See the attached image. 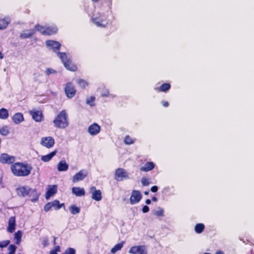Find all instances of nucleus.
Segmentation results:
<instances>
[{
	"label": "nucleus",
	"instance_id": "aec40b11",
	"mask_svg": "<svg viewBox=\"0 0 254 254\" xmlns=\"http://www.w3.org/2000/svg\"><path fill=\"white\" fill-rule=\"evenodd\" d=\"M12 119L15 124H19L24 121V117L22 113H16L13 116Z\"/></svg>",
	"mask_w": 254,
	"mask_h": 254
},
{
	"label": "nucleus",
	"instance_id": "0eeeda50",
	"mask_svg": "<svg viewBox=\"0 0 254 254\" xmlns=\"http://www.w3.org/2000/svg\"><path fill=\"white\" fill-rule=\"evenodd\" d=\"M55 143L54 139L51 136L43 137L41 140V144L47 148L53 147Z\"/></svg>",
	"mask_w": 254,
	"mask_h": 254
},
{
	"label": "nucleus",
	"instance_id": "39448f33",
	"mask_svg": "<svg viewBox=\"0 0 254 254\" xmlns=\"http://www.w3.org/2000/svg\"><path fill=\"white\" fill-rule=\"evenodd\" d=\"M64 92L66 96L69 98L73 97L76 94L75 87L71 82H67L65 84Z\"/></svg>",
	"mask_w": 254,
	"mask_h": 254
},
{
	"label": "nucleus",
	"instance_id": "9b49d317",
	"mask_svg": "<svg viewBox=\"0 0 254 254\" xmlns=\"http://www.w3.org/2000/svg\"><path fill=\"white\" fill-rule=\"evenodd\" d=\"M87 176V172L81 170L75 174L72 177V182L75 183L83 180Z\"/></svg>",
	"mask_w": 254,
	"mask_h": 254
},
{
	"label": "nucleus",
	"instance_id": "dca6fc26",
	"mask_svg": "<svg viewBox=\"0 0 254 254\" xmlns=\"http://www.w3.org/2000/svg\"><path fill=\"white\" fill-rule=\"evenodd\" d=\"M16 221L15 217L11 216L8 220V226L7 228V231L10 233H13L15 229Z\"/></svg>",
	"mask_w": 254,
	"mask_h": 254
},
{
	"label": "nucleus",
	"instance_id": "473e14b6",
	"mask_svg": "<svg viewBox=\"0 0 254 254\" xmlns=\"http://www.w3.org/2000/svg\"><path fill=\"white\" fill-rule=\"evenodd\" d=\"M69 209L70 213L73 215L78 214L80 211V207L76 206L75 204H72L69 207Z\"/></svg>",
	"mask_w": 254,
	"mask_h": 254
},
{
	"label": "nucleus",
	"instance_id": "e2e57ef3",
	"mask_svg": "<svg viewBox=\"0 0 254 254\" xmlns=\"http://www.w3.org/2000/svg\"><path fill=\"white\" fill-rule=\"evenodd\" d=\"M203 254H210V253H204Z\"/></svg>",
	"mask_w": 254,
	"mask_h": 254
},
{
	"label": "nucleus",
	"instance_id": "a19ab883",
	"mask_svg": "<svg viewBox=\"0 0 254 254\" xmlns=\"http://www.w3.org/2000/svg\"><path fill=\"white\" fill-rule=\"evenodd\" d=\"M10 240H5L3 241H0V248L1 249L6 247L10 244Z\"/></svg>",
	"mask_w": 254,
	"mask_h": 254
},
{
	"label": "nucleus",
	"instance_id": "864d4df0",
	"mask_svg": "<svg viewBox=\"0 0 254 254\" xmlns=\"http://www.w3.org/2000/svg\"><path fill=\"white\" fill-rule=\"evenodd\" d=\"M162 104L163 106L165 107H167L169 105V102L167 101H163L162 102Z\"/></svg>",
	"mask_w": 254,
	"mask_h": 254
},
{
	"label": "nucleus",
	"instance_id": "4d7b16f0",
	"mask_svg": "<svg viewBox=\"0 0 254 254\" xmlns=\"http://www.w3.org/2000/svg\"><path fill=\"white\" fill-rule=\"evenodd\" d=\"M215 254H224V253L221 251H218L216 252Z\"/></svg>",
	"mask_w": 254,
	"mask_h": 254
},
{
	"label": "nucleus",
	"instance_id": "f704fd0d",
	"mask_svg": "<svg viewBox=\"0 0 254 254\" xmlns=\"http://www.w3.org/2000/svg\"><path fill=\"white\" fill-rule=\"evenodd\" d=\"M57 53L59 57L61 60L63 64H64L65 63H66V62L69 61V59H67V55H66V53H61V52H60V51Z\"/></svg>",
	"mask_w": 254,
	"mask_h": 254
},
{
	"label": "nucleus",
	"instance_id": "6e6d98bb",
	"mask_svg": "<svg viewBox=\"0 0 254 254\" xmlns=\"http://www.w3.org/2000/svg\"><path fill=\"white\" fill-rule=\"evenodd\" d=\"M56 237H54L53 238V244L54 245H55L56 244Z\"/></svg>",
	"mask_w": 254,
	"mask_h": 254
},
{
	"label": "nucleus",
	"instance_id": "c03bdc74",
	"mask_svg": "<svg viewBox=\"0 0 254 254\" xmlns=\"http://www.w3.org/2000/svg\"><path fill=\"white\" fill-rule=\"evenodd\" d=\"M95 100V98L92 96H90L89 99H87L86 100V103L87 104L90 105V106H92L94 105V103Z\"/></svg>",
	"mask_w": 254,
	"mask_h": 254
},
{
	"label": "nucleus",
	"instance_id": "72a5a7b5",
	"mask_svg": "<svg viewBox=\"0 0 254 254\" xmlns=\"http://www.w3.org/2000/svg\"><path fill=\"white\" fill-rule=\"evenodd\" d=\"M22 232L18 230L14 234V240H15V244L17 245H19L21 241Z\"/></svg>",
	"mask_w": 254,
	"mask_h": 254
},
{
	"label": "nucleus",
	"instance_id": "5701e85b",
	"mask_svg": "<svg viewBox=\"0 0 254 254\" xmlns=\"http://www.w3.org/2000/svg\"><path fill=\"white\" fill-rule=\"evenodd\" d=\"M64 67L68 70L75 71L77 70V66L76 64L72 63L71 60L69 59L68 61L66 62L64 64Z\"/></svg>",
	"mask_w": 254,
	"mask_h": 254
},
{
	"label": "nucleus",
	"instance_id": "c9c22d12",
	"mask_svg": "<svg viewBox=\"0 0 254 254\" xmlns=\"http://www.w3.org/2000/svg\"><path fill=\"white\" fill-rule=\"evenodd\" d=\"M204 228L205 226L203 224L198 223L195 226L194 230L196 233L200 234L203 231Z\"/></svg>",
	"mask_w": 254,
	"mask_h": 254
},
{
	"label": "nucleus",
	"instance_id": "f8f14e48",
	"mask_svg": "<svg viewBox=\"0 0 254 254\" xmlns=\"http://www.w3.org/2000/svg\"><path fill=\"white\" fill-rule=\"evenodd\" d=\"M90 192L92 193V198L97 201L102 199V193L100 190H96V187L92 186L90 189Z\"/></svg>",
	"mask_w": 254,
	"mask_h": 254
},
{
	"label": "nucleus",
	"instance_id": "09e8293b",
	"mask_svg": "<svg viewBox=\"0 0 254 254\" xmlns=\"http://www.w3.org/2000/svg\"><path fill=\"white\" fill-rule=\"evenodd\" d=\"M56 71L52 68H47L46 70V73L47 75H49L52 73H56Z\"/></svg>",
	"mask_w": 254,
	"mask_h": 254
},
{
	"label": "nucleus",
	"instance_id": "7ed1b4c3",
	"mask_svg": "<svg viewBox=\"0 0 254 254\" xmlns=\"http://www.w3.org/2000/svg\"><path fill=\"white\" fill-rule=\"evenodd\" d=\"M91 21L97 26L100 27H105L109 23L107 17L100 13H98L96 16L92 17Z\"/></svg>",
	"mask_w": 254,
	"mask_h": 254
},
{
	"label": "nucleus",
	"instance_id": "79ce46f5",
	"mask_svg": "<svg viewBox=\"0 0 254 254\" xmlns=\"http://www.w3.org/2000/svg\"><path fill=\"white\" fill-rule=\"evenodd\" d=\"M63 254H76V251L73 248H68L65 250Z\"/></svg>",
	"mask_w": 254,
	"mask_h": 254
},
{
	"label": "nucleus",
	"instance_id": "b1692460",
	"mask_svg": "<svg viewBox=\"0 0 254 254\" xmlns=\"http://www.w3.org/2000/svg\"><path fill=\"white\" fill-rule=\"evenodd\" d=\"M57 153V150H55L53 151L50 152L48 154H47L46 155L42 156L41 157V160L44 162H47L51 160L52 158L56 155V154Z\"/></svg>",
	"mask_w": 254,
	"mask_h": 254
},
{
	"label": "nucleus",
	"instance_id": "680f3d73",
	"mask_svg": "<svg viewBox=\"0 0 254 254\" xmlns=\"http://www.w3.org/2000/svg\"><path fill=\"white\" fill-rule=\"evenodd\" d=\"M91 0L93 2H97L99 3L100 0Z\"/></svg>",
	"mask_w": 254,
	"mask_h": 254
},
{
	"label": "nucleus",
	"instance_id": "2f4dec72",
	"mask_svg": "<svg viewBox=\"0 0 254 254\" xmlns=\"http://www.w3.org/2000/svg\"><path fill=\"white\" fill-rule=\"evenodd\" d=\"M51 203L52 207H54L55 210H59L62 207H64V203H60L59 200L57 199L51 202Z\"/></svg>",
	"mask_w": 254,
	"mask_h": 254
},
{
	"label": "nucleus",
	"instance_id": "603ef678",
	"mask_svg": "<svg viewBox=\"0 0 254 254\" xmlns=\"http://www.w3.org/2000/svg\"><path fill=\"white\" fill-rule=\"evenodd\" d=\"M151 191L153 192H156L157 191L158 188L156 186H154L151 188Z\"/></svg>",
	"mask_w": 254,
	"mask_h": 254
},
{
	"label": "nucleus",
	"instance_id": "a878e982",
	"mask_svg": "<svg viewBox=\"0 0 254 254\" xmlns=\"http://www.w3.org/2000/svg\"><path fill=\"white\" fill-rule=\"evenodd\" d=\"M68 169V165L64 160L60 161L58 164V170L60 172L66 171Z\"/></svg>",
	"mask_w": 254,
	"mask_h": 254
},
{
	"label": "nucleus",
	"instance_id": "f3484780",
	"mask_svg": "<svg viewBox=\"0 0 254 254\" xmlns=\"http://www.w3.org/2000/svg\"><path fill=\"white\" fill-rule=\"evenodd\" d=\"M57 192V186L52 185L50 186L49 188L48 189L46 194L45 197L47 199H48L50 197L53 196Z\"/></svg>",
	"mask_w": 254,
	"mask_h": 254
},
{
	"label": "nucleus",
	"instance_id": "6ab92c4d",
	"mask_svg": "<svg viewBox=\"0 0 254 254\" xmlns=\"http://www.w3.org/2000/svg\"><path fill=\"white\" fill-rule=\"evenodd\" d=\"M72 193L75 194L76 196H84L85 194V190L82 188L80 187H73L72 188Z\"/></svg>",
	"mask_w": 254,
	"mask_h": 254
},
{
	"label": "nucleus",
	"instance_id": "412c9836",
	"mask_svg": "<svg viewBox=\"0 0 254 254\" xmlns=\"http://www.w3.org/2000/svg\"><path fill=\"white\" fill-rule=\"evenodd\" d=\"M28 196L30 198L31 201L34 202L38 200L39 194L37 193L36 189H30Z\"/></svg>",
	"mask_w": 254,
	"mask_h": 254
},
{
	"label": "nucleus",
	"instance_id": "4c0bfd02",
	"mask_svg": "<svg viewBox=\"0 0 254 254\" xmlns=\"http://www.w3.org/2000/svg\"><path fill=\"white\" fill-rule=\"evenodd\" d=\"M9 130L8 128V127L4 126L1 127H0V134L6 136L9 133Z\"/></svg>",
	"mask_w": 254,
	"mask_h": 254
},
{
	"label": "nucleus",
	"instance_id": "1a4fd4ad",
	"mask_svg": "<svg viewBox=\"0 0 254 254\" xmlns=\"http://www.w3.org/2000/svg\"><path fill=\"white\" fill-rule=\"evenodd\" d=\"M129 253L132 254H147V252L144 246H133L129 250Z\"/></svg>",
	"mask_w": 254,
	"mask_h": 254
},
{
	"label": "nucleus",
	"instance_id": "7c9ffc66",
	"mask_svg": "<svg viewBox=\"0 0 254 254\" xmlns=\"http://www.w3.org/2000/svg\"><path fill=\"white\" fill-rule=\"evenodd\" d=\"M35 33L34 30L32 29L29 30L27 33H21L20 35V37L21 39H27L31 37Z\"/></svg>",
	"mask_w": 254,
	"mask_h": 254
},
{
	"label": "nucleus",
	"instance_id": "052dcab7",
	"mask_svg": "<svg viewBox=\"0 0 254 254\" xmlns=\"http://www.w3.org/2000/svg\"><path fill=\"white\" fill-rule=\"evenodd\" d=\"M144 193L145 195H148L149 192L148 191H144Z\"/></svg>",
	"mask_w": 254,
	"mask_h": 254
},
{
	"label": "nucleus",
	"instance_id": "13d9d810",
	"mask_svg": "<svg viewBox=\"0 0 254 254\" xmlns=\"http://www.w3.org/2000/svg\"><path fill=\"white\" fill-rule=\"evenodd\" d=\"M152 200L153 201H157V198L156 197L153 196V197H152Z\"/></svg>",
	"mask_w": 254,
	"mask_h": 254
},
{
	"label": "nucleus",
	"instance_id": "9d476101",
	"mask_svg": "<svg viewBox=\"0 0 254 254\" xmlns=\"http://www.w3.org/2000/svg\"><path fill=\"white\" fill-rule=\"evenodd\" d=\"M15 158L14 156H9L6 153H2L0 155V162L2 164H13L14 163Z\"/></svg>",
	"mask_w": 254,
	"mask_h": 254
},
{
	"label": "nucleus",
	"instance_id": "cd10ccee",
	"mask_svg": "<svg viewBox=\"0 0 254 254\" xmlns=\"http://www.w3.org/2000/svg\"><path fill=\"white\" fill-rule=\"evenodd\" d=\"M9 113L7 109L5 108H1L0 109V119L2 120H6L8 118Z\"/></svg>",
	"mask_w": 254,
	"mask_h": 254
},
{
	"label": "nucleus",
	"instance_id": "a211bd4d",
	"mask_svg": "<svg viewBox=\"0 0 254 254\" xmlns=\"http://www.w3.org/2000/svg\"><path fill=\"white\" fill-rule=\"evenodd\" d=\"M155 168V164L153 162H147L140 169L141 171L148 172Z\"/></svg>",
	"mask_w": 254,
	"mask_h": 254
},
{
	"label": "nucleus",
	"instance_id": "423d86ee",
	"mask_svg": "<svg viewBox=\"0 0 254 254\" xmlns=\"http://www.w3.org/2000/svg\"><path fill=\"white\" fill-rule=\"evenodd\" d=\"M46 46L51 49L54 52L58 53L60 51L61 44L58 41L49 40L46 41Z\"/></svg>",
	"mask_w": 254,
	"mask_h": 254
},
{
	"label": "nucleus",
	"instance_id": "c756f323",
	"mask_svg": "<svg viewBox=\"0 0 254 254\" xmlns=\"http://www.w3.org/2000/svg\"><path fill=\"white\" fill-rule=\"evenodd\" d=\"M124 242L123 241L120 243L115 245L113 248H112L111 252L112 254H115L117 252L121 250L123 247Z\"/></svg>",
	"mask_w": 254,
	"mask_h": 254
},
{
	"label": "nucleus",
	"instance_id": "ddd939ff",
	"mask_svg": "<svg viewBox=\"0 0 254 254\" xmlns=\"http://www.w3.org/2000/svg\"><path fill=\"white\" fill-rule=\"evenodd\" d=\"M101 130V127L97 123L91 125L88 128V131L91 135H96L98 134Z\"/></svg>",
	"mask_w": 254,
	"mask_h": 254
},
{
	"label": "nucleus",
	"instance_id": "4be33fe9",
	"mask_svg": "<svg viewBox=\"0 0 254 254\" xmlns=\"http://www.w3.org/2000/svg\"><path fill=\"white\" fill-rule=\"evenodd\" d=\"M57 28L53 27H46L44 31H43L44 35H52L55 34L57 32Z\"/></svg>",
	"mask_w": 254,
	"mask_h": 254
},
{
	"label": "nucleus",
	"instance_id": "393cba45",
	"mask_svg": "<svg viewBox=\"0 0 254 254\" xmlns=\"http://www.w3.org/2000/svg\"><path fill=\"white\" fill-rule=\"evenodd\" d=\"M10 22V20L8 17H4L0 19V30H3L7 28Z\"/></svg>",
	"mask_w": 254,
	"mask_h": 254
},
{
	"label": "nucleus",
	"instance_id": "5fc2aeb1",
	"mask_svg": "<svg viewBox=\"0 0 254 254\" xmlns=\"http://www.w3.org/2000/svg\"><path fill=\"white\" fill-rule=\"evenodd\" d=\"M151 200L149 199H147L146 200H145V203L147 204H151Z\"/></svg>",
	"mask_w": 254,
	"mask_h": 254
},
{
	"label": "nucleus",
	"instance_id": "4468645a",
	"mask_svg": "<svg viewBox=\"0 0 254 254\" xmlns=\"http://www.w3.org/2000/svg\"><path fill=\"white\" fill-rule=\"evenodd\" d=\"M30 189L26 187H20L16 189L17 194L21 197L28 196Z\"/></svg>",
	"mask_w": 254,
	"mask_h": 254
},
{
	"label": "nucleus",
	"instance_id": "49530a36",
	"mask_svg": "<svg viewBox=\"0 0 254 254\" xmlns=\"http://www.w3.org/2000/svg\"><path fill=\"white\" fill-rule=\"evenodd\" d=\"M141 182L142 185L143 186H148L150 183L149 180L146 178H142L141 179Z\"/></svg>",
	"mask_w": 254,
	"mask_h": 254
},
{
	"label": "nucleus",
	"instance_id": "bf43d9fd",
	"mask_svg": "<svg viewBox=\"0 0 254 254\" xmlns=\"http://www.w3.org/2000/svg\"><path fill=\"white\" fill-rule=\"evenodd\" d=\"M3 58V55L2 53L0 51V59H2Z\"/></svg>",
	"mask_w": 254,
	"mask_h": 254
},
{
	"label": "nucleus",
	"instance_id": "c85d7f7f",
	"mask_svg": "<svg viewBox=\"0 0 254 254\" xmlns=\"http://www.w3.org/2000/svg\"><path fill=\"white\" fill-rule=\"evenodd\" d=\"M112 0H100L98 4L101 6L107 7L111 8Z\"/></svg>",
	"mask_w": 254,
	"mask_h": 254
},
{
	"label": "nucleus",
	"instance_id": "6e6552de",
	"mask_svg": "<svg viewBox=\"0 0 254 254\" xmlns=\"http://www.w3.org/2000/svg\"><path fill=\"white\" fill-rule=\"evenodd\" d=\"M142 198V195L139 190H133L131 192L129 198L130 203L131 204L137 203L140 201Z\"/></svg>",
	"mask_w": 254,
	"mask_h": 254
},
{
	"label": "nucleus",
	"instance_id": "de8ad7c7",
	"mask_svg": "<svg viewBox=\"0 0 254 254\" xmlns=\"http://www.w3.org/2000/svg\"><path fill=\"white\" fill-rule=\"evenodd\" d=\"M164 210L162 209H160L159 210L156 211L155 212V214L159 217L162 216L163 215Z\"/></svg>",
	"mask_w": 254,
	"mask_h": 254
},
{
	"label": "nucleus",
	"instance_id": "bb28decb",
	"mask_svg": "<svg viewBox=\"0 0 254 254\" xmlns=\"http://www.w3.org/2000/svg\"><path fill=\"white\" fill-rule=\"evenodd\" d=\"M171 88V85L168 83L162 84L160 87L155 88L158 92H166Z\"/></svg>",
	"mask_w": 254,
	"mask_h": 254
},
{
	"label": "nucleus",
	"instance_id": "58836bf2",
	"mask_svg": "<svg viewBox=\"0 0 254 254\" xmlns=\"http://www.w3.org/2000/svg\"><path fill=\"white\" fill-rule=\"evenodd\" d=\"M78 84L82 88H85L86 87L88 86V82L84 79H80L78 81Z\"/></svg>",
	"mask_w": 254,
	"mask_h": 254
},
{
	"label": "nucleus",
	"instance_id": "ea45409f",
	"mask_svg": "<svg viewBox=\"0 0 254 254\" xmlns=\"http://www.w3.org/2000/svg\"><path fill=\"white\" fill-rule=\"evenodd\" d=\"M16 249L17 247L14 245L11 244L9 245L8 248L9 251L8 254H14Z\"/></svg>",
	"mask_w": 254,
	"mask_h": 254
},
{
	"label": "nucleus",
	"instance_id": "2eb2a0df",
	"mask_svg": "<svg viewBox=\"0 0 254 254\" xmlns=\"http://www.w3.org/2000/svg\"><path fill=\"white\" fill-rule=\"evenodd\" d=\"M29 113L35 121L40 122L42 121L43 116L41 111H30Z\"/></svg>",
	"mask_w": 254,
	"mask_h": 254
},
{
	"label": "nucleus",
	"instance_id": "20e7f679",
	"mask_svg": "<svg viewBox=\"0 0 254 254\" xmlns=\"http://www.w3.org/2000/svg\"><path fill=\"white\" fill-rule=\"evenodd\" d=\"M129 178L128 173L123 168H118L115 173V179L118 181H123L124 180Z\"/></svg>",
	"mask_w": 254,
	"mask_h": 254
},
{
	"label": "nucleus",
	"instance_id": "3c124183",
	"mask_svg": "<svg viewBox=\"0 0 254 254\" xmlns=\"http://www.w3.org/2000/svg\"><path fill=\"white\" fill-rule=\"evenodd\" d=\"M142 211L143 213H147L149 211V208L147 205H144L142 207Z\"/></svg>",
	"mask_w": 254,
	"mask_h": 254
},
{
	"label": "nucleus",
	"instance_id": "8fccbe9b",
	"mask_svg": "<svg viewBox=\"0 0 254 254\" xmlns=\"http://www.w3.org/2000/svg\"><path fill=\"white\" fill-rule=\"evenodd\" d=\"M42 244L44 247H46L49 245V240L47 238H44L42 242Z\"/></svg>",
	"mask_w": 254,
	"mask_h": 254
},
{
	"label": "nucleus",
	"instance_id": "f03ea898",
	"mask_svg": "<svg viewBox=\"0 0 254 254\" xmlns=\"http://www.w3.org/2000/svg\"><path fill=\"white\" fill-rule=\"evenodd\" d=\"M68 117V114L65 110H63L60 112L53 120L54 127L60 129L67 127L69 125Z\"/></svg>",
	"mask_w": 254,
	"mask_h": 254
},
{
	"label": "nucleus",
	"instance_id": "e433bc0d",
	"mask_svg": "<svg viewBox=\"0 0 254 254\" xmlns=\"http://www.w3.org/2000/svg\"><path fill=\"white\" fill-rule=\"evenodd\" d=\"M135 139L131 138L129 135H126L124 139V142L126 144L129 145L134 143Z\"/></svg>",
	"mask_w": 254,
	"mask_h": 254
},
{
	"label": "nucleus",
	"instance_id": "37998d69",
	"mask_svg": "<svg viewBox=\"0 0 254 254\" xmlns=\"http://www.w3.org/2000/svg\"><path fill=\"white\" fill-rule=\"evenodd\" d=\"M45 27H44V26H43L42 25H40L39 24H36L35 26V29L37 31L40 32L43 35V31H44Z\"/></svg>",
	"mask_w": 254,
	"mask_h": 254
},
{
	"label": "nucleus",
	"instance_id": "a18cd8bd",
	"mask_svg": "<svg viewBox=\"0 0 254 254\" xmlns=\"http://www.w3.org/2000/svg\"><path fill=\"white\" fill-rule=\"evenodd\" d=\"M52 207L51 202H48L44 207V209L46 212L49 211Z\"/></svg>",
	"mask_w": 254,
	"mask_h": 254
},
{
	"label": "nucleus",
	"instance_id": "f257e3e1",
	"mask_svg": "<svg viewBox=\"0 0 254 254\" xmlns=\"http://www.w3.org/2000/svg\"><path fill=\"white\" fill-rule=\"evenodd\" d=\"M12 174L17 177H26L29 175L32 167L26 163L16 162L11 165Z\"/></svg>",
	"mask_w": 254,
	"mask_h": 254
}]
</instances>
